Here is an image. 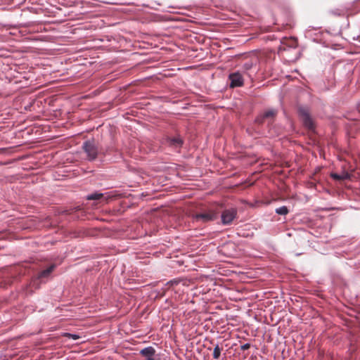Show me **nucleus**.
<instances>
[{"label":"nucleus","mask_w":360,"mask_h":360,"mask_svg":"<svg viewBox=\"0 0 360 360\" xmlns=\"http://www.w3.org/2000/svg\"><path fill=\"white\" fill-rule=\"evenodd\" d=\"M266 118L264 117L263 115H261L260 116H258L256 119H255V122L256 123L259 124H263L264 120Z\"/></svg>","instance_id":"15"},{"label":"nucleus","mask_w":360,"mask_h":360,"mask_svg":"<svg viewBox=\"0 0 360 360\" xmlns=\"http://www.w3.org/2000/svg\"><path fill=\"white\" fill-rule=\"evenodd\" d=\"M298 114L303 125L309 130H314V122L310 116L309 110L306 107L300 106L298 108Z\"/></svg>","instance_id":"3"},{"label":"nucleus","mask_w":360,"mask_h":360,"mask_svg":"<svg viewBox=\"0 0 360 360\" xmlns=\"http://www.w3.org/2000/svg\"><path fill=\"white\" fill-rule=\"evenodd\" d=\"M237 216V210L235 208L225 210L221 214L223 225H229Z\"/></svg>","instance_id":"4"},{"label":"nucleus","mask_w":360,"mask_h":360,"mask_svg":"<svg viewBox=\"0 0 360 360\" xmlns=\"http://www.w3.org/2000/svg\"><path fill=\"white\" fill-rule=\"evenodd\" d=\"M229 79L230 80V86L231 88L242 86L243 85V78L238 72L230 74Z\"/></svg>","instance_id":"5"},{"label":"nucleus","mask_w":360,"mask_h":360,"mask_svg":"<svg viewBox=\"0 0 360 360\" xmlns=\"http://www.w3.org/2000/svg\"><path fill=\"white\" fill-rule=\"evenodd\" d=\"M276 213L280 215H286L289 210L286 206H282L280 207H278L275 210Z\"/></svg>","instance_id":"12"},{"label":"nucleus","mask_w":360,"mask_h":360,"mask_svg":"<svg viewBox=\"0 0 360 360\" xmlns=\"http://www.w3.org/2000/svg\"><path fill=\"white\" fill-rule=\"evenodd\" d=\"M331 177L333 179L341 181V180H346V179H349L350 175L347 172H342L341 174L332 173Z\"/></svg>","instance_id":"9"},{"label":"nucleus","mask_w":360,"mask_h":360,"mask_svg":"<svg viewBox=\"0 0 360 360\" xmlns=\"http://www.w3.org/2000/svg\"><path fill=\"white\" fill-rule=\"evenodd\" d=\"M253 63L252 61L246 62L243 64V68L245 71L250 70L253 67Z\"/></svg>","instance_id":"14"},{"label":"nucleus","mask_w":360,"mask_h":360,"mask_svg":"<svg viewBox=\"0 0 360 360\" xmlns=\"http://www.w3.org/2000/svg\"><path fill=\"white\" fill-rule=\"evenodd\" d=\"M193 220L197 223H207L218 218V212L214 209H207L192 215Z\"/></svg>","instance_id":"2"},{"label":"nucleus","mask_w":360,"mask_h":360,"mask_svg":"<svg viewBox=\"0 0 360 360\" xmlns=\"http://www.w3.org/2000/svg\"><path fill=\"white\" fill-rule=\"evenodd\" d=\"M250 347V344H249V343H245V344H244V345H241V346H240V349H241L242 351H245V350L248 349Z\"/></svg>","instance_id":"16"},{"label":"nucleus","mask_w":360,"mask_h":360,"mask_svg":"<svg viewBox=\"0 0 360 360\" xmlns=\"http://www.w3.org/2000/svg\"><path fill=\"white\" fill-rule=\"evenodd\" d=\"M140 354L146 358V360H155V349L153 347H147L140 351Z\"/></svg>","instance_id":"7"},{"label":"nucleus","mask_w":360,"mask_h":360,"mask_svg":"<svg viewBox=\"0 0 360 360\" xmlns=\"http://www.w3.org/2000/svg\"><path fill=\"white\" fill-rule=\"evenodd\" d=\"M221 350H222V349L219 347L218 344H217L213 349V358L214 359H219V357L221 356Z\"/></svg>","instance_id":"11"},{"label":"nucleus","mask_w":360,"mask_h":360,"mask_svg":"<svg viewBox=\"0 0 360 360\" xmlns=\"http://www.w3.org/2000/svg\"><path fill=\"white\" fill-rule=\"evenodd\" d=\"M103 197V193L96 192V193L88 195L86 196V199L89 200H100Z\"/></svg>","instance_id":"10"},{"label":"nucleus","mask_w":360,"mask_h":360,"mask_svg":"<svg viewBox=\"0 0 360 360\" xmlns=\"http://www.w3.org/2000/svg\"><path fill=\"white\" fill-rule=\"evenodd\" d=\"M67 336L71 338L73 340H77L79 338V336L77 334L67 333Z\"/></svg>","instance_id":"17"},{"label":"nucleus","mask_w":360,"mask_h":360,"mask_svg":"<svg viewBox=\"0 0 360 360\" xmlns=\"http://www.w3.org/2000/svg\"><path fill=\"white\" fill-rule=\"evenodd\" d=\"M167 144L173 148L174 149H179L182 147L184 143V140L180 136H176L174 137H169L167 139Z\"/></svg>","instance_id":"6"},{"label":"nucleus","mask_w":360,"mask_h":360,"mask_svg":"<svg viewBox=\"0 0 360 360\" xmlns=\"http://www.w3.org/2000/svg\"><path fill=\"white\" fill-rule=\"evenodd\" d=\"M262 115L266 119L274 117L276 115V110L270 109L265 111Z\"/></svg>","instance_id":"13"},{"label":"nucleus","mask_w":360,"mask_h":360,"mask_svg":"<svg viewBox=\"0 0 360 360\" xmlns=\"http://www.w3.org/2000/svg\"><path fill=\"white\" fill-rule=\"evenodd\" d=\"M56 268V265L55 264H51V266H49L47 269L41 271L39 275H38V278L41 281H43L44 279H46V278H48L51 274L52 273V271L54 270V269Z\"/></svg>","instance_id":"8"},{"label":"nucleus","mask_w":360,"mask_h":360,"mask_svg":"<svg viewBox=\"0 0 360 360\" xmlns=\"http://www.w3.org/2000/svg\"><path fill=\"white\" fill-rule=\"evenodd\" d=\"M82 149L89 161L95 160L99 155H105V152L103 151L99 143L94 139L85 141L82 144Z\"/></svg>","instance_id":"1"}]
</instances>
